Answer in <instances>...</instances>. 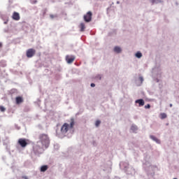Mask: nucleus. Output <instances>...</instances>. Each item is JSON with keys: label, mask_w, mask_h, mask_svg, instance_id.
Instances as JSON below:
<instances>
[{"label": "nucleus", "mask_w": 179, "mask_h": 179, "mask_svg": "<svg viewBox=\"0 0 179 179\" xmlns=\"http://www.w3.org/2000/svg\"><path fill=\"white\" fill-rule=\"evenodd\" d=\"M39 142L42 145V148H48L50 146V138L45 134H41L38 136Z\"/></svg>", "instance_id": "f257e3e1"}, {"label": "nucleus", "mask_w": 179, "mask_h": 179, "mask_svg": "<svg viewBox=\"0 0 179 179\" xmlns=\"http://www.w3.org/2000/svg\"><path fill=\"white\" fill-rule=\"evenodd\" d=\"M73 127H75V120L73 118L71 119L70 125L68 123H64L61 127V133L65 135L66 132L69 131V129H73Z\"/></svg>", "instance_id": "f03ea898"}, {"label": "nucleus", "mask_w": 179, "mask_h": 179, "mask_svg": "<svg viewBox=\"0 0 179 179\" xmlns=\"http://www.w3.org/2000/svg\"><path fill=\"white\" fill-rule=\"evenodd\" d=\"M92 16H93V13H92L91 11H88L85 15H84V20L87 23H89V22H92Z\"/></svg>", "instance_id": "7ed1b4c3"}, {"label": "nucleus", "mask_w": 179, "mask_h": 179, "mask_svg": "<svg viewBox=\"0 0 179 179\" xmlns=\"http://www.w3.org/2000/svg\"><path fill=\"white\" fill-rule=\"evenodd\" d=\"M35 55H36V50L31 48L27 50V58H31L32 57H34Z\"/></svg>", "instance_id": "20e7f679"}, {"label": "nucleus", "mask_w": 179, "mask_h": 179, "mask_svg": "<svg viewBox=\"0 0 179 179\" xmlns=\"http://www.w3.org/2000/svg\"><path fill=\"white\" fill-rule=\"evenodd\" d=\"M18 143L20 145H21L22 148H26L28 145L27 140L25 138H20L18 140Z\"/></svg>", "instance_id": "39448f33"}, {"label": "nucleus", "mask_w": 179, "mask_h": 179, "mask_svg": "<svg viewBox=\"0 0 179 179\" xmlns=\"http://www.w3.org/2000/svg\"><path fill=\"white\" fill-rule=\"evenodd\" d=\"M66 61L67 62V64H72V62H73V61H75V56L73 55H66Z\"/></svg>", "instance_id": "423d86ee"}, {"label": "nucleus", "mask_w": 179, "mask_h": 179, "mask_svg": "<svg viewBox=\"0 0 179 179\" xmlns=\"http://www.w3.org/2000/svg\"><path fill=\"white\" fill-rule=\"evenodd\" d=\"M12 18L13 20H20V15H19V13L14 12Z\"/></svg>", "instance_id": "0eeeda50"}, {"label": "nucleus", "mask_w": 179, "mask_h": 179, "mask_svg": "<svg viewBox=\"0 0 179 179\" xmlns=\"http://www.w3.org/2000/svg\"><path fill=\"white\" fill-rule=\"evenodd\" d=\"M136 103L139 104L140 107L145 106V101H143V99H138L136 101Z\"/></svg>", "instance_id": "6e6552de"}, {"label": "nucleus", "mask_w": 179, "mask_h": 179, "mask_svg": "<svg viewBox=\"0 0 179 179\" xmlns=\"http://www.w3.org/2000/svg\"><path fill=\"white\" fill-rule=\"evenodd\" d=\"M15 101L17 104H20V103H23V98L22 96H17L15 98Z\"/></svg>", "instance_id": "1a4fd4ad"}, {"label": "nucleus", "mask_w": 179, "mask_h": 179, "mask_svg": "<svg viewBox=\"0 0 179 179\" xmlns=\"http://www.w3.org/2000/svg\"><path fill=\"white\" fill-rule=\"evenodd\" d=\"M48 170V166L47 165H43L41 167V173H45V171H47Z\"/></svg>", "instance_id": "9d476101"}, {"label": "nucleus", "mask_w": 179, "mask_h": 179, "mask_svg": "<svg viewBox=\"0 0 179 179\" xmlns=\"http://www.w3.org/2000/svg\"><path fill=\"white\" fill-rule=\"evenodd\" d=\"M79 27L80 29V31H85V29H86V26L85 25V23H83V22L80 24Z\"/></svg>", "instance_id": "9b49d317"}, {"label": "nucleus", "mask_w": 179, "mask_h": 179, "mask_svg": "<svg viewBox=\"0 0 179 179\" xmlns=\"http://www.w3.org/2000/svg\"><path fill=\"white\" fill-rule=\"evenodd\" d=\"M114 51L115 52H117V54H120V52H121V48L116 46L114 48Z\"/></svg>", "instance_id": "f8f14e48"}, {"label": "nucleus", "mask_w": 179, "mask_h": 179, "mask_svg": "<svg viewBox=\"0 0 179 179\" xmlns=\"http://www.w3.org/2000/svg\"><path fill=\"white\" fill-rule=\"evenodd\" d=\"M150 138L157 142V143H160V140L157 139L155 136H150Z\"/></svg>", "instance_id": "ddd939ff"}, {"label": "nucleus", "mask_w": 179, "mask_h": 179, "mask_svg": "<svg viewBox=\"0 0 179 179\" xmlns=\"http://www.w3.org/2000/svg\"><path fill=\"white\" fill-rule=\"evenodd\" d=\"M131 131H133V132H135L136 131H138V127L133 125L131 127Z\"/></svg>", "instance_id": "4468645a"}, {"label": "nucleus", "mask_w": 179, "mask_h": 179, "mask_svg": "<svg viewBox=\"0 0 179 179\" xmlns=\"http://www.w3.org/2000/svg\"><path fill=\"white\" fill-rule=\"evenodd\" d=\"M160 117L162 120H164V118H167V115L166 113H161Z\"/></svg>", "instance_id": "2eb2a0df"}, {"label": "nucleus", "mask_w": 179, "mask_h": 179, "mask_svg": "<svg viewBox=\"0 0 179 179\" xmlns=\"http://www.w3.org/2000/svg\"><path fill=\"white\" fill-rule=\"evenodd\" d=\"M136 57L137 58H142V53H141V52H138L136 54Z\"/></svg>", "instance_id": "dca6fc26"}, {"label": "nucleus", "mask_w": 179, "mask_h": 179, "mask_svg": "<svg viewBox=\"0 0 179 179\" xmlns=\"http://www.w3.org/2000/svg\"><path fill=\"white\" fill-rule=\"evenodd\" d=\"M100 124H101V122L100 120H96L95 122L96 127H99V125H100Z\"/></svg>", "instance_id": "f3484780"}, {"label": "nucleus", "mask_w": 179, "mask_h": 179, "mask_svg": "<svg viewBox=\"0 0 179 179\" xmlns=\"http://www.w3.org/2000/svg\"><path fill=\"white\" fill-rule=\"evenodd\" d=\"M6 109L3 106H0V111L3 113Z\"/></svg>", "instance_id": "a211bd4d"}, {"label": "nucleus", "mask_w": 179, "mask_h": 179, "mask_svg": "<svg viewBox=\"0 0 179 179\" xmlns=\"http://www.w3.org/2000/svg\"><path fill=\"white\" fill-rule=\"evenodd\" d=\"M145 108H150V104L145 105Z\"/></svg>", "instance_id": "6ab92c4d"}, {"label": "nucleus", "mask_w": 179, "mask_h": 179, "mask_svg": "<svg viewBox=\"0 0 179 179\" xmlns=\"http://www.w3.org/2000/svg\"><path fill=\"white\" fill-rule=\"evenodd\" d=\"M139 80L142 83L143 82V77H139Z\"/></svg>", "instance_id": "aec40b11"}, {"label": "nucleus", "mask_w": 179, "mask_h": 179, "mask_svg": "<svg viewBox=\"0 0 179 179\" xmlns=\"http://www.w3.org/2000/svg\"><path fill=\"white\" fill-rule=\"evenodd\" d=\"M50 17L51 19H54V17H57V16H56V15H50Z\"/></svg>", "instance_id": "412c9836"}, {"label": "nucleus", "mask_w": 179, "mask_h": 179, "mask_svg": "<svg viewBox=\"0 0 179 179\" xmlns=\"http://www.w3.org/2000/svg\"><path fill=\"white\" fill-rule=\"evenodd\" d=\"M94 86H96V85L94 83L91 84V87H94Z\"/></svg>", "instance_id": "4be33fe9"}, {"label": "nucleus", "mask_w": 179, "mask_h": 179, "mask_svg": "<svg viewBox=\"0 0 179 179\" xmlns=\"http://www.w3.org/2000/svg\"><path fill=\"white\" fill-rule=\"evenodd\" d=\"M23 179H29V178H27V176H22Z\"/></svg>", "instance_id": "5701e85b"}, {"label": "nucleus", "mask_w": 179, "mask_h": 179, "mask_svg": "<svg viewBox=\"0 0 179 179\" xmlns=\"http://www.w3.org/2000/svg\"><path fill=\"white\" fill-rule=\"evenodd\" d=\"M0 48H2V43H0Z\"/></svg>", "instance_id": "b1692460"}, {"label": "nucleus", "mask_w": 179, "mask_h": 179, "mask_svg": "<svg viewBox=\"0 0 179 179\" xmlns=\"http://www.w3.org/2000/svg\"><path fill=\"white\" fill-rule=\"evenodd\" d=\"M151 2L152 3H153L155 2V0H152Z\"/></svg>", "instance_id": "393cba45"}, {"label": "nucleus", "mask_w": 179, "mask_h": 179, "mask_svg": "<svg viewBox=\"0 0 179 179\" xmlns=\"http://www.w3.org/2000/svg\"><path fill=\"white\" fill-rule=\"evenodd\" d=\"M169 106H170V107H173V104H171V103Z\"/></svg>", "instance_id": "a878e982"}]
</instances>
